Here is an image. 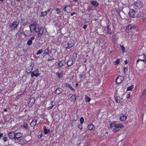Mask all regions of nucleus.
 Returning <instances> with one entry per match:
<instances>
[{"mask_svg":"<svg viewBox=\"0 0 146 146\" xmlns=\"http://www.w3.org/2000/svg\"><path fill=\"white\" fill-rule=\"evenodd\" d=\"M22 133L20 132H16L14 131H12L8 134L9 139L7 137L5 136L3 137V140L5 142H8V144L11 145L10 143L11 140L15 143L18 141L19 139L22 137Z\"/></svg>","mask_w":146,"mask_h":146,"instance_id":"obj_1","label":"nucleus"},{"mask_svg":"<svg viewBox=\"0 0 146 146\" xmlns=\"http://www.w3.org/2000/svg\"><path fill=\"white\" fill-rule=\"evenodd\" d=\"M90 5L88 6L87 9L89 12H91L95 10L99 5V3L95 1H90Z\"/></svg>","mask_w":146,"mask_h":146,"instance_id":"obj_2","label":"nucleus"},{"mask_svg":"<svg viewBox=\"0 0 146 146\" xmlns=\"http://www.w3.org/2000/svg\"><path fill=\"white\" fill-rule=\"evenodd\" d=\"M39 26L36 24H32L30 25L29 26L30 30L31 32L33 33L34 32H35L36 33H37V30Z\"/></svg>","mask_w":146,"mask_h":146,"instance_id":"obj_3","label":"nucleus"},{"mask_svg":"<svg viewBox=\"0 0 146 146\" xmlns=\"http://www.w3.org/2000/svg\"><path fill=\"white\" fill-rule=\"evenodd\" d=\"M19 23V22H17V21H15L12 24L9 25V27L11 28V31L13 32L15 30L17 29V27Z\"/></svg>","mask_w":146,"mask_h":146,"instance_id":"obj_4","label":"nucleus"},{"mask_svg":"<svg viewBox=\"0 0 146 146\" xmlns=\"http://www.w3.org/2000/svg\"><path fill=\"white\" fill-rule=\"evenodd\" d=\"M123 127L124 125L122 123L115 124L114 127L112 131L114 132H116L119 130L121 128H123Z\"/></svg>","mask_w":146,"mask_h":146,"instance_id":"obj_5","label":"nucleus"},{"mask_svg":"<svg viewBox=\"0 0 146 146\" xmlns=\"http://www.w3.org/2000/svg\"><path fill=\"white\" fill-rule=\"evenodd\" d=\"M44 29L42 27H41L40 28L38 26V29L37 31L38 33L37 36L36 37V38L40 40V37L42 36V35L43 34L44 32Z\"/></svg>","mask_w":146,"mask_h":146,"instance_id":"obj_6","label":"nucleus"},{"mask_svg":"<svg viewBox=\"0 0 146 146\" xmlns=\"http://www.w3.org/2000/svg\"><path fill=\"white\" fill-rule=\"evenodd\" d=\"M136 27L134 25L130 24L127 27L125 31L127 33H129L132 31V30L135 29Z\"/></svg>","mask_w":146,"mask_h":146,"instance_id":"obj_7","label":"nucleus"},{"mask_svg":"<svg viewBox=\"0 0 146 146\" xmlns=\"http://www.w3.org/2000/svg\"><path fill=\"white\" fill-rule=\"evenodd\" d=\"M32 33L28 27H26L25 28L24 35L25 37H28L31 35Z\"/></svg>","mask_w":146,"mask_h":146,"instance_id":"obj_8","label":"nucleus"},{"mask_svg":"<svg viewBox=\"0 0 146 146\" xmlns=\"http://www.w3.org/2000/svg\"><path fill=\"white\" fill-rule=\"evenodd\" d=\"M39 70L38 68L33 71L31 72V78H33L34 76H35L37 77L38 76L40 75V74L38 73Z\"/></svg>","mask_w":146,"mask_h":146,"instance_id":"obj_9","label":"nucleus"},{"mask_svg":"<svg viewBox=\"0 0 146 146\" xmlns=\"http://www.w3.org/2000/svg\"><path fill=\"white\" fill-rule=\"evenodd\" d=\"M51 9H48L47 11H45L44 12H41V14L40 15V17H44L46 16V15L50 13L49 16L52 13V12L51 11Z\"/></svg>","mask_w":146,"mask_h":146,"instance_id":"obj_10","label":"nucleus"},{"mask_svg":"<svg viewBox=\"0 0 146 146\" xmlns=\"http://www.w3.org/2000/svg\"><path fill=\"white\" fill-rule=\"evenodd\" d=\"M123 79V76H119L117 77L115 80V83L117 84H119L122 82Z\"/></svg>","mask_w":146,"mask_h":146,"instance_id":"obj_11","label":"nucleus"},{"mask_svg":"<svg viewBox=\"0 0 146 146\" xmlns=\"http://www.w3.org/2000/svg\"><path fill=\"white\" fill-rule=\"evenodd\" d=\"M135 11L133 9H130L128 14L130 17L131 18H134L135 17Z\"/></svg>","mask_w":146,"mask_h":146,"instance_id":"obj_12","label":"nucleus"},{"mask_svg":"<svg viewBox=\"0 0 146 146\" xmlns=\"http://www.w3.org/2000/svg\"><path fill=\"white\" fill-rule=\"evenodd\" d=\"M74 44V42L73 40H71L67 43V46L66 48V49L68 48L69 49L70 48L72 47Z\"/></svg>","mask_w":146,"mask_h":146,"instance_id":"obj_13","label":"nucleus"},{"mask_svg":"<svg viewBox=\"0 0 146 146\" xmlns=\"http://www.w3.org/2000/svg\"><path fill=\"white\" fill-rule=\"evenodd\" d=\"M35 100V99L34 98H31L28 103V106L30 107H31L34 104Z\"/></svg>","mask_w":146,"mask_h":146,"instance_id":"obj_14","label":"nucleus"},{"mask_svg":"<svg viewBox=\"0 0 146 146\" xmlns=\"http://www.w3.org/2000/svg\"><path fill=\"white\" fill-rule=\"evenodd\" d=\"M18 35L19 36H22V35H24V28L22 27V26L20 27L18 31Z\"/></svg>","mask_w":146,"mask_h":146,"instance_id":"obj_15","label":"nucleus"},{"mask_svg":"<svg viewBox=\"0 0 146 146\" xmlns=\"http://www.w3.org/2000/svg\"><path fill=\"white\" fill-rule=\"evenodd\" d=\"M65 64V62L64 61L62 60L60 61L58 64V66L57 67L59 69V68H60L63 66H64Z\"/></svg>","mask_w":146,"mask_h":146,"instance_id":"obj_16","label":"nucleus"},{"mask_svg":"<svg viewBox=\"0 0 146 146\" xmlns=\"http://www.w3.org/2000/svg\"><path fill=\"white\" fill-rule=\"evenodd\" d=\"M112 40L113 42L115 44H116L118 38L115 35L112 36Z\"/></svg>","mask_w":146,"mask_h":146,"instance_id":"obj_17","label":"nucleus"},{"mask_svg":"<svg viewBox=\"0 0 146 146\" xmlns=\"http://www.w3.org/2000/svg\"><path fill=\"white\" fill-rule=\"evenodd\" d=\"M62 88H57L55 90V93L57 95H59L62 92Z\"/></svg>","mask_w":146,"mask_h":146,"instance_id":"obj_18","label":"nucleus"},{"mask_svg":"<svg viewBox=\"0 0 146 146\" xmlns=\"http://www.w3.org/2000/svg\"><path fill=\"white\" fill-rule=\"evenodd\" d=\"M134 4L136 7V9L140 8L141 6V3L140 2H135L134 3Z\"/></svg>","mask_w":146,"mask_h":146,"instance_id":"obj_19","label":"nucleus"},{"mask_svg":"<svg viewBox=\"0 0 146 146\" xmlns=\"http://www.w3.org/2000/svg\"><path fill=\"white\" fill-rule=\"evenodd\" d=\"M35 37L34 36H33L31 37L30 39H29V40L27 41V44L29 46H30L33 43V41H32V40H34L35 39Z\"/></svg>","mask_w":146,"mask_h":146,"instance_id":"obj_20","label":"nucleus"},{"mask_svg":"<svg viewBox=\"0 0 146 146\" xmlns=\"http://www.w3.org/2000/svg\"><path fill=\"white\" fill-rule=\"evenodd\" d=\"M88 128L89 130H94L95 129V126L93 124H90L88 126Z\"/></svg>","mask_w":146,"mask_h":146,"instance_id":"obj_21","label":"nucleus"},{"mask_svg":"<svg viewBox=\"0 0 146 146\" xmlns=\"http://www.w3.org/2000/svg\"><path fill=\"white\" fill-rule=\"evenodd\" d=\"M22 127L24 129H26L27 131H28L29 130L27 123L26 122H24L23 123V126H21V127Z\"/></svg>","mask_w":146,"mask_h":146,"instance_id":"obj_22","label":"nucleus"},{"mask_svg":"<svg viewBox=\"0 0 146 146\" xmlns=\"http://www.w3.org/2000/svg\"><path fill=\"white\" fill-rule=\"evenodd\" d=\"M21 137H22L19 139L18 140L19 141L17 142L20 145H23L25 143V140L24 139H21Z\"/></svg>","mask_w":146,"mask_h":146,"instance_id":"obj_23","label":"nucleus"},{"mask_svg":"<svg viewBox=\"0 0 146 146\" xmlns=\"http://www.w3.org/2000/svg\"><path fill=\"white\" fill-rule=\"evenodd\" d=\"M116 122H113L112 123L110 124V125H108V127L109 129H111V128L113 127H114L115 125V124Z\"/></svg>","mask_w":146,"mask_h":146,"instance_id":"obj_24","label":"nucleus"},{"mask_svg":"<svg viewBox=\"0 0 146 146\" xmlns=\"http://www.w3.org/2000/svg\"><path fill=\"white\" fill-rule=\"evenodd\" d=\"M37 120L34 119L32 120L30 123V125L32 127L35 126L36 124Z\"/></svg>","mask_w":146,"mask_h":146,"instance_id":"obj_25","label":"nucleus"},{"mask_svg":"<svg viewBox=\"0 0 146 146\" xmlns=\"http://www.w3.org/2000/svg\"><path fill=\"white\" fill-rule=\"evenodd\" d=\"M76 96L75 94L72 95L70 98L71 101L72 102H75L76 100Z\"/></svg>","mask_w":146,"mask_h":146,"instance_id":"obj_26","label":"nucleus"},{"mask_svg":"<svg viewBox=\"0 0 146 146\" xmlns=\"http://www.w3.org/2000/svg\"><path fill=\"white\" fill-rule=\"evenodd\" d=\"M73 60H71V59L69 60L67 63V64L68 66H70L73 65Z\"/></svg>","mask_w":146,"mask_h":146,"instance_id":"obj_27","label":"nucleus"},{"mask_svg":"<svg viewBox=\"0 0 146 146\" xmlns=\"http://www.w3.org/2000/svg\"><path fill=\"white\" fill-rule=\"evenodd\" d=\"M56 75L59 79L62 78V77L63 75L61 72V73L57 72L56 73Z\"/></svg>","mask_w":146,"mask_h":146,"instance_id":"obj_28","label":"nucleus"},{"mask_svg":"<svg viewBox=\"0 0 146 146\" xmlns=\"http://www.w3.org/2000/svg\"><path fill=\"white\" fill-rule=\"evenodd\" d=\"M110 25H108L107 27V34H112L111 30V28L109 27Z\"/></svg>","mask_w":146,"mask_h":146,"instance_id":"obj_29","label":"nucleus"},{"mask_svg":"<svg viewBox=\"0 0 146 146\" xmlns=\"http://www.w3.org/2000/svg\"><path fill=\"white\" fill-rule=\"evenodd\" d=\"M65 86L66 87H67L69 88H70L71 90H72L73 91H75V89L72 87L71 86V85L68 83H66L65 84Z\"/></svg>","mask_w":146,"mask_h":146,"instance_id":"obj_30","label":"nucleus"},{"mask_svg":"<svg viewBox=\"0 0 146 146\" xmlns=\"http://www.w3.org/2000/svg\"><path fill=\"white\" fill-rule=\"evenodd\" d=\"M85 100L86 102H89L90 101L91 98L87 96V95H86L85 96Z\"/></svg>","mask_w":146,"mask_h":146,"instance_id":"obj_31","label":"nucleus"},{"mask_svg":"<svg viewBox=\"0 0 146 146\" xmlns=\"http://www.w3.org/2000/svg\"><path fill=\"white\" fill-rule=\"evenodd\" d=\"M127 118L126 116L125 115H122V116H121L120 118V119L121 121H124L126 120Z\"/></svg>","mask_w":146,"mask_h":146,"instance_id":"obj_32","label":"nucleus"},{"mask_svg":"<svg viewBox=\"0 0 146 146\" xmlns=\"http://www.w3.org/2000/svg\"><path fill=\"white\" fill-rule=\"evenodd\" d=\"M115 100L116 102L118 104L120 103V98L119 96H117L115 98Z\"/></svg>","mask_w":146,"mask_h":146,"instance_id":"obj_33","label":"nucleus"},{"mask_svg":"<svg viewBox=\"0 0 146 146\" xmlns=\"http://www.w3.org/2000/svg\"><path fill=\"white\" fill-rule=\"evenodd\" d=\"M69 6L68 5H65L64 7L62 8V9L65 12L68 13V12L67 11L66 8Z\"/></svg>","mask_w":146,"mask_h":146,"instance_id":"obj_34","label":"nucleus"},{"mask_svg":"<svg viewBox=\"0 0 146 146\" xmlns=\"http://www.w3.org/2000/svg\"><path fill=\"white\" fill-rule=\"evenodd\" d=\"M43 129L44 131V133L45 134H48L47 129L46 126H43Z\"/></svg>","mask_w":146,"mask_h":146,"instance_id":"obj_35","label":"nucleus"},{"mask_svg":"<svg viewBox=\"0 0 146 146\" xmlns=\"http://www.w3.org/2000/svg\"><path fill=\"white\" fill-rule=\"evenodd\" d=\"M134 88V86L133 85H131V86L128 87L127 88V91L131 90L132 91V89Z\"/></svg>","mask_w":146,"mask_h":146,"instance_id":"obj_36","label":"nucleus"},{"mask_svg":"<svg viewBox=\"0 0 146 146\" xmlns=\"http://www.w3.org/2000/svg\"><path fill=\"white\" fill-rule=\"evenodd\" d=\"M139 61H141L144 62L145 63V64H146V59H145V58H144L143 59H140L139 58L138 59L137 61V64Z\"/></svg>","mask_w":146,"mask_h":146,"instance_id":"obj_37","label":"nucleus"},{"mask_svg":"<svg viewBox=\"0 0 146 146\" xmlns=\"http://www.w3.org/2000/svg\"><path fill=\"white\" fill-rule=\"evenodd\" d=\"M56 12L57 14L58 15L60 14L61 13V10L58 8H57L56 9Z\"/></svg>","mask_w":146,"mask_h":146,"instance_id":"obj_38","label":"nucleus"},{"mask_svg":"<svg viewBox=\"0 0 146 146\" xmlns=\"http://www.w3.org/2000/svg\"><path fill=\"white\" fill-rule=\"evenodd\" d=\"M120 47L121 48L122 50V53H124L125 52V48L123 46V45H120Z\"/></svg>","mask_w":146,"mask_h":146,"instance_id":"obj_39","label":"nucleus"},{"mask_svg":"<svg viewBox=\"0 0 146 146\" xmlns=\"http://www.w3.org/2000/svg\"><path fill=\"white\" fill-rule=\"evenodd\" d=\"M49 54V52L48 49H46L44 52V54Z\"/></svg>","mask_w":146,"mask_h":146,"instance_id":"obj_40","label":"nucleus"},{"mask_svg":"<svg viewBox=\"0 0 146 146\" xmlns=\"http://www.w3.org/2000/svg\"><path fill=\"white\" fill-rule=\"evenodd\" d=\"M128 70V68H127V67H124L123 69V72L124 73V74L125 75H126V72Z\"/></svg>","mask_w":146,"mask_h":146,"instance_id":"obj_41","label":"nucleus"},{"mask_svg":"<svg viewBox=\"0 0 146 146\" xmlns=\"http://www.w3.org/2000/svg\"><path fill=\"white\" fill-rule=\"evenodd\" d=\"M43 51V50L42 49H41L39 50L37 52L36 54L38 55L39 54H41Z\"/></svg>","mask_w":146,"mask_h":146,"instance_id":"obj_42","label":"nucleus"},{"mask_svg":"<svg viewBox=\"0 0 146 146\" xmlns=\"http://www.w3.org/2000/svg\"><path fill=\"white\" fill-rule=\"evenodd\" d=\"M82 124H81V123L77 125V127L80 129H82Z\"/></svg>","mask_w":146,"mask_h":146,"instance_id":"obj_43","label":"nucleus"},{"mask_svg":"<svg viewBox=\"0 0 146 146\" xmlns=\"http://www.w3.org/2000/svg\"><path fill=\"white\" fill-rule=\"evenodd\" d=\"M80 123H81V124H83L84 121V118L83 117H82L80 118Z\"/></svg>","mask_w":146,"mask_h":146,"instance_id":"obj_44","label":"nucleus"},{"mask_svg":"<svg viewBox=\"0 0 146 146\" xmlns=\"http://www.w3.org/2000/svg\"><path fill=\"white\" fill-rule=\"evenodd\" d=\"M50 104L51 105V106H52V107L55 105V103L53 101H52L50 103Z\"/></svg>","mask_w":146,"mask_h":146,"instance_id":"obj_45","label":"nucleus"},{"mask_svg":"<svg viewBox=\"0 0 146 146\" xmlns=\"http://www.w3.org/2000/svg\"><path fill=\"white\" fill-rule=\"evenodd\" d=\"M21 21L22 22L23 24H25L26 23L25 22V19L24 18H23L21 19Z\"/></svg>","mask_w":146,"mask_h":146,"instance_id":"obj_46","label":"nucleus"},{"mask_svg":"<svg viewBox=\"0 0 146 146\" xmlns=\"http://www.w3.org/2000/svg\"><path fill=\"white\" fill-rule=\"evenodd\" d=\"M42 135H43V134H42V132L40 133V134H39L38 136V139H40L42 137Z\"/></svg>","mask_w":146,"mask_h":146,"instance_id":"obj_47","label":"nucleus"},{"mask_svg":"<svg viewBox=\"0 0 146 146\" xmlns=\"http://www.w3.org/2000/svg\"><path fill=\"white\" fill-rule=\"evenodd\" d=\"M115 63L116 65H118L119 64V59H117L115 60Z\"/></svg>","mask_w":146,"mask_h":146,"instance_id":"obj_48","label":"nucleus"},{"mask_svg":"<svg viewBox=\"0 0 146 146\" xmlns=\"http://www.w3.org/2000/svg\"><path fill=\"white\" fill-rule=\"evenodd\" d=\"M31 72L29 70H26V72L27 74H29L30 73H31Z\"/></svg>","mask_w":146,"mask_h":146,"instance_id":"obj_49","label":"nucleus"},{"mask_svg":"<svg viewBox=\"0 0 146 146\" xmlns=\"http://www.w3.org/2000/svg\"><path fill=\"white\" fill-rule=\"evenodd\" d=\"M87 25H85L83 27V28L84 29H86L87 27Z\"/></svg>","mask_w":146,"mask_h":146,"instance_id":"obj_50","label":"nucleus"},{"mask_svg":"<svg viewBox=\"0 0 146 146\" xmlns=\"http://www.w3.org/2000/svg\"><path fill=\"white\" fill-rule=\"evenodd\" d=\"M3 134L2 133H0V139H1L2 137L3 138Z\"/></svg>","mask_w":146,"mask_h":146,"instance_id":"obj_51","label":"nucleus"},{"mask_svg":"<svg viewBox=\"0 0 146 146\" xmlns=\"http://www.w3.org/2000/svg\"><path fill=\"white\" fill-rule=\"evenodd\" d=\"M130 95L128 94L127 95L126 98L127 99H128L130 97Z\"/></svg>","mask_w":146,"mask_h":146,"instance_id":"obj_52","label":"nucleus"},{"mask_svg":"<svg viewBox=\"0 0 146 146\" xmlns=\"http://www.w3.org/2000/svg\"><path fill=\"white\" fill-rule=\"evenodd\" d=\"M75 14L76 15V13L74 12L73 13H72L71 14V16H72Z\"/></svg>","mask_w":146,"mask_h":146,"instance_id":"obj_53","label":"nucleus"},{"mask_svg":"<svg viewBox=\"0 0 146 146\" xmlns=\"http://www.w3.org/2000/svg\"><path fill=\"white\" fill-rule=\"evenodd\" d=\"M52 106H51L48 107V110H50L51 109H52Z\"/></svg>","mask_w":146,"mask_h":146,"instance_id":"obj_54","label":"nucleus"},{"mask_svg":"<svg viewBox=\"0 0 146 146\" xmlns=\"http://www.w3.org/2000/svg\"><path fill=\"white\" fill-rule=\"evenodd\" d=\"M83 77V76L82 75H80L79 76V78H82Z\"/></svg>","mask_w":146,"mask_h":146,"instance_id":"obj_55","label":"nucleus"},{"mask_svg":"<svg viewBox=\"0 0 146 146\" xmlns=\"http://www.w3.org/2000/svg\"><path fill=\"white\" fill-rule=\"evenodd\" d=\"M124 62H125V64H127L128 63V61H127V60H126L125 61H124Z\"/></svg>","mask_w":146,"mask_h":146,"instance_id":"obj_56","label":"nucleus"},{"mask_svg":"<svg viewBox=\"0 0 146 146\" xmlns=\"http://www.w3.org/2000/svg\"><path fill=\"white\" fill-rule=\"evenodd\" d=\"M143 58H145V59H146V56H145V55L143 54Z\"/></svg>","mask_w":146,"mask_h":146,"instance_id":"obj_57","label":"nucleus"},{"mask_svg":"<svg viewBox=\"0 0 146 146\" xmlns=\"http://www.w3.org/2000/svg\"><path fill=\"white\" fill-rule=\"evenodd\" d=\"M4 111L5 112H6L7 111V110L6 108H5L4 110Z\"/></svg>","mask_w":146,"mask_h":146,"instance_id":"obj_58","label":"nucleus"},{"mask_svg":"<svg viewBox=\"0 0 146 146\" xmlns=\"http://www.w3.org/2000/svg\"><path fill=\"white\" fill-rule=\"evenodd\" d=\"M48 133L50 132V130L49 129H47Z\"/></svg>","mask_w":146,"mask_h":146,"instance_id":"obj_59","label":"nucleus"},{"mask_svg":"<svg viewBox=\"0 0 146 146\" xmlns=\"http://www.w3.org/2000/svg\"><path fill=\"white\" fill-rule=\"evenodd\" d=\"M113 52V51L111 50L110 51V54H112V53Z\"/></svg>","mask_w":146,"mask_h":146,"instance_id":"obj_60","label":"nucleus"},{"mask_svg":"<svg viewBox=\"0 0 146 146\" xmlns=\"http://www.w3.org/2000/svg\"><path fill=\"white\" fill-rule=\"evenodd\" d=\"M51 60H52V59H48V61H51Z\"/></svg>","mask_w":146,"mask_h":146,"instance_id":"obj_61","label":"nucleus"},{"mask_svg":"<svg viewBox=\"0 0 146 146\" xmlns=\"http://www.w3.org/2000/svg\"><path fill=\"white\" fill-rule=\"evenodd\" d=\"M75 18H76V16H74V17H73V19H75Z\"/></svg>","mask_w":146,"mask_h":146,"instance_id":"obj_62","label":"nucleus"},{"mask_svg":"<svg viewBox=\"0 0 146 146\" xmlns=\"http://www.w3.org/2000/svg\"><path fill=\"white\" fill-rule=\"evenodd\" d=\"M78 83H77L76 84V86H78Z\"/></svg>","mask_w":146,"mask_h":146,"instance_id":"obj_63","label":"nucleus"},{"mask_svg":"<svg viewBox=\"0 0 146 146\" xmlns=\"http://www.w3.org/2000/svg\"><path fill=\"white\" fill-rule=\"evenodd\" d=\"M3 0H0V1H1V2H3Z\"/></svg>","mask_w":146,"mask_h":146,"instance_id":"obj_64","label":"nucleus"}]
</instances>
